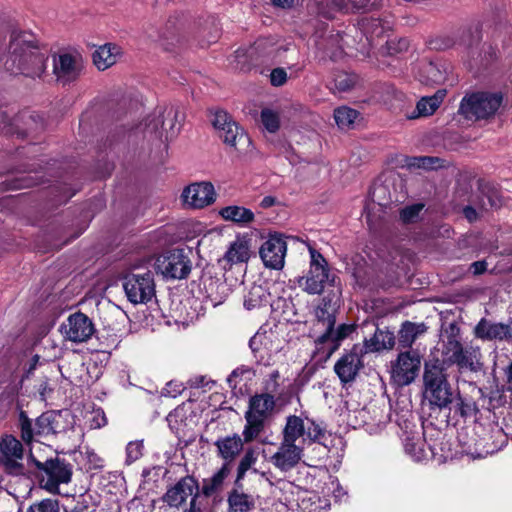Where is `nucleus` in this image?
<instances>
[{"instance_id": "393cba45", "label": "nucleus", "mask_w": 512, "mask_h": 512, "mask_svg": "<svg viewBox=\"0 0 512 512\" xmlns=\"http://www.w3.org/2000/svg\"><path fill=\"white\" fill-rule=\"evenodd\" d=\"M303 450L302 445L288 444L282 441L270 461L280 471L287 472L300 462Z\"/></svg>"}, {"instance_id": "f704fd0d", "label": "nucleus", "mask_w": 512, "mask_h": 512, "mask_svg": "<svg viewBox=\"0 0 512 512\" xmlns=\"http://www.w3.org/2000/svg\"><path fill=\"white\" fill-rule=\"evenodd\" d=\"M74 460L82 470L91 471L103 467V460L89 447H82L74 452Z\"/></svg>"}, {"instance_id": "b1692460", "label": "nucleus", "mask_w": 512, "mask_h": 512, "mask_svg": "<svg viewBox=\"0 0 512 512\" xmlns=\"http://www.w3.org/2000/svg\"><path fill=\"white\" fill-rule=\"evenodd\" d=\"M419 432L411 433L404 439L405 453L415 462H423L430 458H436L438 453L435 444H428Z\"/></svg>"}, {"instance_id": "9b49d317", "label": "nucleus", "mask_w": 512, "mask_h": 512, "mask_svg": "<svg viewBox=\"0 0 512 512\" xmlns=\"http://www.w3.org/2000/svg\"><path fill=\"white\" fill-rule=\"evenodd\" d=\"M125 295L132 304H146L155 296V283L151 271H131L122 278Z\"/></svg>"}, {"instance_id": "4c0bfd02", "label": "nucleus", "mask_w": 512, "mask_h": 512, "mask_svg": "<svg viewBox=\"0 0 512 512\" xmlns=\"http://www.w3.org/2000/svg\"><path fill=\"white\" fill-rule=\"evenodd\" d=\"M228 512H250L255 505L252 496L234 490L228 496Z\"/></svg>"}, {"instance_id": "13d9d810", "label": "nucleus", "mask_w": 512, "mask_h": 512, "mask_svg": "<svg viewBox=\"0 0 512 512\" xmlns=\"http://www.w3.org/2000/svg\"><path fill=\"white\" fill-rule=\"evenodd\" d=\"M505 376H506V381H505L506 390L512 392V362L505 369Z\"/></svg>"}, {"instance_id": "37998d69", "label": "nucleus", "mask_w": 512, "mask_h": 512, "mask_svg": "<svg viewBox=\"0 0 512 512\" xmlns=\"http://www.w3.org/2000/svg\"><path fill=\"white\" fill-rule=\"evenodd\" d=\"M358 117V112L347 106H341L334 111V119L340 129H349Z\"/></svg>"}, {"instance_id": "a18cd8bd", "label": "nucleus", "mask_w": 512, "mask_h": 512, "mask_svg": "<svg viewBox=\"0 0 512 512\" xmlns=\"http://www.w3.org/2000/svg\"><path fill=\"white\" fill-rule=\"evenodd\" d=\"M25 512H60L59 502L56 499H43L31 504Z\"/></svg>"}, {"instance_id": "2eb2a0df", "label": "nucleus", "mask_w": 512, "mask_h": 512, "mask_svg": "<svg viewBox=\"0 0 512 512\" xmlns=\"http://www.w3.org/2000/svg\"><path fill=\"white\" fill-rule=\"evenodd\" d=\"M59 331L66 341L84 343L95 332L92 320L82 312H75L60 325Z\"/></svg>"}, {"instance_id": "ea45409f", "label": "nucleus", "mask_w": 512, "mask_h": 512, "mask_svg": "<svg viewBox=\"0 0 512 512\" xmlns=\"http://www.w3.org/2000/svg\"><path fill=\"white\" fill-rule=\"evenodd\" d=\"M427 327L425 324H415L411 322H406L402 325V328L399 332V342L404 347H410L414 341L420 335L426 332Z\"/></svg>"}, {"instance_id": "f3484780", "label": "nucleus", "mask_w": 512, "mask_h": 512, "mask_svg": "<svg viewBox=\"0 0 512 512\" xmlns=\"http://www.w3.org/2000/svg\"><path fill=\"white\" fill-rule=\"evenodd\" d=\"M321 435V429L310 423L306 426L304 420L298 416L291 415L287 417L286 425L283 429V442L294 445H304L307 440L315 441Z\"/></svg>"}, {"instance_id": "39448f33", "label": "nucleus", "mask_w": 512, "mask_h": 512, "mask_svg": "<svg viewBox=\"0 0 512 512\" xmlns=\"http://www.w3.org/2000/svg\"><path fill=\"white\" fill-rule=\"evenodd\" d=\"M73 427V417L67 410L46 412L40 415L34 425L27 419L21 420V435L25 442H31L34 436L45 437L66 432Z\"/></svg>"}, {"instance_id": "7c9ffc66", "label": "nucleus", "mask_w": 512, "mask_h": 512, "mask_svg": "<svg viewBox=\"0 0 512 512\" xmlns=\"http://www.w3.org/2000/svg\"><path fill=\"white\" fill-rule=\"evenodd\" d=\"M269 292L262 285L253 284L244 294L243 305L248 311L259 310L269 304Z\"/></svg>"}, {"instance_id": "2f4dec72", "label": "nucleus", "mask_w": 512, "mask_h": 512, "mask_svg": "<svg viewBox=\"0 0 512 512\" xmlns=\"http://www.w3.org/2000/svg\"><path fill=\"white\" fill-rule=\"evenodd\" d=\"M219 215L225 221L234 222L241 226L252 223L255 215L252 210L238 205H229L219 210Z\"/></svg>"}, {"instance_id": "6e6d98bb", "label": "nucleus", "mask_w": 512, "mask_h": 512, "mask_svg": "<svg viewBox=\"0 0 512 512\" xmlns=\"http://www.w3.org/2000/svg\"><path fill=\"white\" fill-rule=\"evenodd\" d=\"M106 423H107V420H106V417L103 414V412L96 411L94 414L91 426L93 428H100V427L106 425Z\"/></svg>"}, {"instance_id": "bb28decb", "label": "nucleus", "mask_w": 512, "mask_h": 512, "mask_svg": "<svg viewBox=\"0 0 512 512\" xmlns=\"http://www.w3.org/2000/svg\"><path fill=\"white\" fill-rule=\"evenodd\" d=\"M448 68L445 63L422 59L415 69L420 82L425 84H440L445 81Z\"/></svg>"}, {"instance_id": "e2e57ef3", "label": "nucleus", "mask_w": 512, "mask_h": 512, "mask_svg": "<svg viewBox=\"0 0 512 512\" xmlns=\"http://www.w3.org/2000/svg\"><path fill=\"white\" fill-rule=\"evenodd\" d=\"M331 484L334 486L336 485L337 489H334L333 493H334V496L335 498L337 499H341V497L345 494V492L343 491V489L339 486L338 483H335L334 481L331 482Z\"/></svg>"}, {"instance_id": "c85d7f7f", "label": "nucleus", "mask_w": 512, "mask_h": 512, "mask_svg": "<svg viewBox=\"0 0 512 512\" xmlns=\"http://www.w3.org/2000/svg\"><path fill=\"white\" fill-rule=\"evenodd\" d=\"M361 366L359 353L351 351L342 356L335 364L334 370L344 383L354 380Z\"/></svg>"}, {"instance_id": "774afa93", "label": "nucleus", "mask_w": 512, "mask_h": 512, "mask_svg": "<svg viewBox=\"0 0 512 512\" xmlns=\"http://www.w3.org/2000/svg\"><path fill=\"white\" fill-rule=\"evenodd\" d=\"M178 114H179V112H178L177 110H174V109H170V110L168 111V115L173 116L175 119H177Z\"/></svg>"}, {"instance_id": "a19ab883", "label": "nucleus", "mask_w": 512, "mask_h": 512, "mask_svg": "<svg viewBox=\"0 0 512 512\" xmlns=\"http://www.w3.org/2000/svg\"><path fill=\"white\" fill-rule=\"evenodd\" d=\"M441 105V98H420L416 108L407 114L408 119H417L432 115Z\"/></svg>"}, {"instance_id": "c756f323", "label": "nucleus", "mask_w": 512, "mask_h": 512, "mask_svg": "<svg viewBox=\"0 0 512 512\" xmlns=\"http://www.w3.org/2000/svg\"><path fill=\"white\" fill-rule=\"evenodd\" d=\"M361 84L360 77L347 71H336L332 74L327 86L332 93H350Z\"/></svg>"}, {"instance_id": "dca6fc26", "label": "nucleus", "mask_w": 512, "mask_h": 512, "mask_svg": "<svg viewBox=\"0 0 512 512\" xmlns=\"http://www.w3.org/2000/svg\"><path fill=\"white\" fill-rule=\"evenodd\" d=\"M180 200L187 209H203L216 201L214 185L208 181L194 182L182 190Z\"/></svg>"}, {"instance_id": "69168bd1", "label": "nucleus", "mask_w": 512, "mask_h": 512, "mask_svg": "<svg viewBox=\"0 0 512 512\" xmlns=\"http://www.w3.org/2000/svg\"><path fill=\"white\" fill-rule=\"evenodd\" d=\"M184 512H200V509L196 507L195 497L191 499L189 509L185 510Z\"/></svg>"}, {"instance_id": "9d476101", "label": "nucleus", "mask_w": 512, "mask_h": 512, "mask_svg": "<svg viewBox=\"0 0 512 512\" xmlns=\"http://www.w3.org/2000/svg\"><path fill=\"white\" fill-rule=\"evenodd\" d=\"M444 361L455 364L460 372H477L482 368L481 351L478 346H463L456 338L449 337L442 351Z\"/></svg>"}, {"instance_id": "3c124183", "label": "nucleus", "mask_w": 512, "mask_h": 512, "mask_svg": "<svg viewBox=\"0 0 512 512\" xmlns=\"http://www.w3.org/2000/svg\"><path fill=\"white\" fill-rule=\"evenodd\" d=\"M287 80V73L283 68H275L270 74V81L274 86H281Z\"/></svg>"}, {"instance_id": "f03ea898", "label": "nucleus", "mask_w": 512, "mask_h": 512, "mask_svg": "<svg viewBox=\"0 0 512 512\" xmlns=\"http://www.w3.org/2000/svg\"><path fill=\"white\" fill-rule=\"evenodd\" d=\"M361 30L365 41L355 44L354 37L345 35H331L327 43V53L332 60H339L344 55H353V50L362 55L369 54V47L373 45L376 38L383 36L386 28L379 19H364L361 22Z\"/></svg>"}, {"instance_id": "5fc2aeb1", "label": "nucleus", "mask_w": 512, "mask_h": 512, "mask_svg": "<svg viewBox=\"0 0 512 512\" xmlns=\"http://www.w3.org/2000/svg\"><path fill=\"white\" fill-rule=\"evenodd\" d=\"M183 390V385L169 382L166 387L163 389L162 394L168 397L175 398L177 395H179Z\"/></svg>"}, {"instance_id": "4468645a", "label": "nucleus", "mask_w": 512, "mask_h": 512, "mask_svg": "<svg viewBox=\"0 0 512 512\" xmlns=\"http://www.w3.org/2000/svg\"><path fill=\"white\" fill-rule=\"evenodd\" d=\"M420 366L421 357L417 352H402L391 364V379L399 386H407L416 379Z\"/></svg>"}, {"instance_id": "ddd939ff", "label": "nucleus", "mask_w": 512, "mask_h": 512, "mask_svg": "<svg viewBox=\"0 0 512 512\" xmlns=\"http://www.w3.org/2000/svg\"><path fill=\"white\" fill-rule=\"evenodd\" d=\"M156 270L166 279H183L191 270V263L183 250H172L156 260Z\"/></svg>"}, {"instance_id": "20e7f679", "label": "nucleus", "mask_w": 512, "mask_h": 512, "mask_svg": "<svg viewBox=\"0 0 512 512\" xmlns=\"http://www.w3.org/2000/svg\"><path fill=\"white\" fill-rule=\"evenodd\" d=\"M42 448L51 451L49 446H43L36 442L30 448V459L41 471L40 485L50 493H57L60 484H67L72 477V467L69 463L59 458L42 460L37 452Z\"/></svg>"}, {"instance_id": "09e8293b", "label": "nucleus", "mask_w": 512, "mask_h": 512, "mask_svg": "<svg viewBox=\"0 0 512 512\" xmlns=\"http://www.w3.org/2000/svg\"><path fill=\"white\" fill-rule=\"evenodd\" d=\"M456 409L462 416L471 415L475 409L474 402L458 395L456 398Z\"/></svg>"}, {"instance_id": "1a4fd4ad", "label": "nucleus", "mask_w": 512, "mask_h": 512, "mask_svg": "<svg viewBox=\"0 0 512 512\" xmlns=\"http://www.w3.org/2000/svg\"><path fill=\"white\" fill-rule=\"evenodd\" d=\"M54 81L62 86L75 82L84 70L82 55L76 50L61 49L51 55Z\"/></svg>"}, {"instance_id": "79ce46f5", "label": "nucleus", "mask_w": 512, "mask_h": 512, "mask_svg": "<svg viewBox=\"0 0 512 512\" xmlns=\"http://www.w3.org/2000/svg\"><path fill=\"white\" fill-rule=\"evenodd\" d=\"M334 7L340 10L367 11L378 6L380 0H328Z\"/></svg>"}, {"instance_id": "0eeeda50", "label": "nucleus", "mask_w": 512, "mask_h": 512, "mask_svg": "<svg viewBox=\"0 0 512 512\" xmlns=\"http://www.w3.org/2000/svg\"><path fill=\"white\" fill-rule=\"evenodd\" d=\"M249 345L257 361L269 366L282 350L284 340L276 325L264 324L250 339Z\"/></svg>"}, {"instance_id": "cd10ccee", "label": "nucleus", "mask_w": 512, "mask_h": 512, "mask_svg": "<svg viewBox=\"0 0 512 512\" xmlns=\"http://www.w3.org/2000/svg\"><path fill=\"white\" fill-rule=\"evenodd\" d=\"M475 336L482 340H508L512 338V325L492 323L481 319L474 329Z\"/></svg>"}, {"instance_id": "de8ad7c7", "label": "nucleus", "mask_w": 512, "mask_h": 512, "mask_svg": "<svg viewBox=\"0 0 512 512\" xmlns=\"http://www.w3.org/2000/svg\"><path fill=\"white\" fill-rule=\"evenodd\" d=\"M143 442L142 441H131L126 447V461L132 463L138 460L143 454Z\"/></svg>"}, {"instance_id": "4be33fe9", "label": "nucleus", "mask_w": 512, "mask_h": 512, "mask_svg": "<svg viewBox=\"0 0 512 512\" xmlns=\"http://www.w3.org/2000/svg\"><path fill=\"white\" fill-rule=\"evenodd\" d=\"M23 446L12 435L0 439V464L11 474L22 472Z\"/></svg>"}, {"instance_id": "052dcab7", "label": "nucleus", "mask_w": 512, "mask_h": 512, "mask_svg": "<svg viewBox=\"0 0 512 512\" xmlns=\"http://www.w3.org/2000/svg\"><path fill=\"white\" fill-rule=\"evenodd\" d=\"M464 215L469 221H474L476 219V211L472 207H466L464 209Z\"/></svg>"}, {"instance_id": "7ed1b4c3", "label": "nucleus", "mask_w": 512, "mask_h": 512, "mask_svg": "<svg viewBox=\"0 0 512 512\" xmlns=\"http://www.w3.org/2000/svg\"><path fill=\"white\" fill-rule=\"evenodd\" d=\"M422 379L423 400L431 408L444 409L453 402V391L444 364L438 359L425 363Z\"/></svg>"}, {"instance_id": "0e129e2a", "label": "nucleus", "mask_w": 512, "mask_h": 512, "mask_svg": "<svg viewBox=\"0 0 512 512\" xmlns=\"http://www.w3.org/2000/svg\"><path fill=\"white\" fill-rule=\"evenodd\" d=\"M191 385L195 387H201L205 385V378L203 376L195 377L191 380Z\"/></svg>"}, {"instance_id": "6e6552de", "label": "nucleus", "mask_w": 512, "mask_h": 512, "mask_svg": "<svg viewBox=\"0 0 512 512\" xmlns=\"http://www.w3.org/2000/svg\"><path fill=\"white\" fill-rule=\"evenodd\" d=\"M275 407L272 395L259 394L249 401V408L245 413L246 425L243 429L245 442H251L263 430L265 421L271 416Z\"/></svg>"}, {"instance_id": "5701e85b", "label": "nucleus", "mask_w": 512, "mask_h": 512, "mask_svg": "<svg viewBox=\"0 0 512 512\" xmlns=\"http://www.w3.org/2000/svg\"><path fill=\"white\" fill-rule=\"evenodd\" d=\"M198 483L190 476L181 478L174 486L170 487L163 496V502L169 507L180 508L187 499L197 497Z\"/></svg>"}, {"instance_id": "864d4df0", "label": "nucleus", "mask_w": 512, "mask_h": 512, "mask_svg": "<svg viewBox=\"0 0 512 512\" xmlns=\"http://www.w3.org/2000/svg\"><path fill=\"white\" fill-rule=\"evenodd\" d=\"M387 48L390 54L402 52L407 50L408 41L406 39L390 40L387 42Z\"/></svg>"}, {"instance_id": "4d7b16f0", "label": "nucleus", "mask_w": 512, "mask_h": 512, "mask_svg": "<svg viewBox=\"0 0 512 512\" xmlns=\"http://www.w3.org/2000/svg\"><path fill=\"white\" fill-rule=\"evenodd\" d=\"M487 268V264L485 261H476L471 264L470 269L472 270L473 274L479 275L483 273Z\"/></svg>"}, {"instance_id": "680f3d73", "label": "nucleus", "mask_w": 512, "mask_h": 512, "mask_svg": "<svg viewBox=\"0 0 512 512\" xmlns=\"http://www.w3.org/2000/svg\"><path fill=\"white\" fill-rule=\"evenodd\" d=\"M274 5L282 7V8H289L293 5V0H272Z\"/></svg>"}, {"instance_id": "f257e3e1", "label": "nucleus", "mask_w": 512, "mask_h": 512, "mask_svg": "<svg viewBox=\"0 0 512 512\" xmlns=\"http://www.w3.org/2000/svg\"><path fill=\"white\" fill-rule=\"evenodd\" d=\"M47 64L48 56L32 33L15 31L11 34L8 52L3 58V67L8 73L44 82L48 77Z\"/></svg>"}, {"instance_id": "6ab92c4d", "label": "nucleus", "mask_w": 512, "mask_h": 512, "mask_svg": "<svg viewBox=\"0 0 512 512\" xmlns=\"http://www.w3.org/2000/svg\"><path fill=\"white\" fill-rule=\"evenodd\" d=\"M502 98H462L459 115L470 121L488 118L501 106Z\"/></svg>"}, {"instance_id": "603ef678", "label": "nucleus", "mask_w": 512, "mask_h": 512, "mask_svg": "<svg viewBox=\"0 0 512 512\" xmlns=\"http://www.w3.org/2000/svg\"><path fill=\"white\" fill-rule=\"evenodd\" d=\"M437 162H438V158L418 157V158H414L413 163L411 165L416 166L418 168L431 169V168L435 167V164Z\"/></svg>"}, {"instance_id": "338daca9", "label": "nucleus", "mask_w": 512, "mask_h": 512, "mask_svg": "<svg viewBox=\"0 0 512 512\" xmlns=\"http://www.w3.org/2000/svg\"><path fill=\"white\" fill-rule=\"evenodd\" d=\"M39 361H40V357L38 355L33 356V358H32V365H31L30 370L31 369H35L36 366L39 364Z\"/></svg>"}, {"instance_id": "412c9836", "label": "nucleus", "mask_w": 512, "mask_h": 512, "mask_svg": "<svg viewBox=\"0 0 512 512\" xmlns=\"http://www.w3.org/2000/svg\"><path fill=\"white\" fill-rule=\"evenodd\" d=\"M253 255V237L251 233H237L227 245L222 260L229 266L245 264Z\"/></svg>"}, {"instance_id": "49530a36", "label": "nucleus", "mask_w": 512, "mask_h": 512, "mask_svg": "<svg viewBox=\"0 0 512 512\" xmlns=\"http://www.w3.org/2000/svg\"><path fill=\"white\" fill-rule=\"evenodd\" d=\"M255 462H256L255 453L252 450L247 451L238 465V473H237L236 482H239L244 477L245 473L252 467V465Z\"/></svg>"}, {"instance_id": "a211bd4d", "label": "nucleus", "mask_w": 512, "mask_h": 512, "mask_svg": "<svg viewBox=\"0 0 512 512\" xmlns=\"http://www.w3.org/2000/svg\"><path fill=\"white\" fill-rule=\"evenodd\" d=\"M287 243L281 234H269L259 248V255L265 267L275 270L283 268Z\"/></svg>"}, {"instance_id": "aec40b11", "label": "nucleus", "mask_w": 512, "mask_h": 512, "mask_svg": "<svg viewBox=\"0 0 512 512\" xmlns=\"http://www.w3.org/2000/svg\"><path fill=\"white\" fill-rule=\"evenodd\" d=\"M311 263L304 283H300L309 294H319L323 291L325 283L329 280V269L323 256L314 249H310Z\"/></svg>"}, {"instance_id": "bf43d9fd", "label": "nucleus", "mask_w": 512, "mask_h": 512, "mask_svg": "<svg viewBox=\"0 0 512 512\" xmlns=\"http://www.w3.org/2000/svg\"><path fill=\"white\" fill-rule=\"evenodd\" d=\"M277 203V199L273 196H265L261 202L260 206L264 209L270 208Z\"/></svg>"}, {"instance_id": "e433bc0d", "label": "nucleus", "mask_w": 512, "mask_h": 512, "mask_svg": "<svg viewBox=\"0 0 512 512\" xmlns=\"http://www.w3.org/2000/svg\"><path fill=\"white\" fill-rule=\"evenodd\" d=\"M354 331L353 325L348 324H342L337 327V329H334V327L327 331L321 333V335L317 338V341L321 344L331 342L333 344V349H336L339 345V343L348 337L352 332Z\"/></svg>"}, {"instance_id": "423d86ee", "label": "nucleus", "mask_w": 512, "mask_h": 512, "mask_svg": "<svg viewBox=\"0 0 512 512\" xmlns=\"http://www.w3.org/2000/svg\"><path fill=\"white\" fill-rule=\"evenodd\" d=\"M213 127L218 131L223 142L240 153H248L252 147V141L242 127L222 109L210 111Z\"/></svg>"}, {"instance_id": "8fccbe9b", "label": "nucleus", "mask_w": 512, "mask_h": 512, "mask_svg": "<svg viewBox=\"0 0 512 512\" xmlns=\"http://www.w3.org/2000/svg\"><path fill=\"white\" fill-rule=\"evenodd\" d=\"M423 205L422 204H414L408 207H405L402 209L400 216L401 219L404 222H413L419 215V213L422 211Z\"/></svg>"}, {"instance_id": "c9c22d12", "label": "nucleus", "mask_w": 512, "mask_h": 512, "mask_svg": "<svg viewBox=\"0 0 512 512\" xmlns=\"http://www.w3.org/2000/svg\"><path fill=\"white\" fill-rule=\"evenodd\" d=\"M229 473L230 469L228 463L223 464L215 474H213L210 478L203 480L202 493L205 496H212L213 494L220 491Z\"/></svg>"}, {"instance_id": "a878e982", "label": "nucleus", "mask_w": 512, "mask_h": 512, "mask_svg": "<svg viewBox=\"0 0 512 512\" xmlns=\"http://www.w3.org/2000/svg\"><path fill=\"white\" fill-rule=\"evenodd\" d=\"M124 52L120 45L112 42L99 45L92 53V62L98 71H106L122 58Z\"/></svg>"}, {"instance_id": "58836bf2", "label": "nucleus", "mask_w": 512, "mask_h": 512, "mask_svg": "<svg viewBox=\"0 0 512 512\" xmlns=\"http://www.w3.org/2000/svg\"><path fill=\"white\" fill-rule=\"evenodd\" d=\"M334 308L330 303H323L315 310L316 324L319 331L325 332L334 327L336 319Z\"/></svg>"}, {"instance_id": "f8f14e48", "label": "nucleus", "mask_w": 512, "mask_h": 512, "mask_svg": "<svg viewBox=\"0 0 512 512\" xmlns=\"http://www.w3.org/2000/svg\"><path fill=\"white\" fill-rule=\"evenodd\" d=\"M474 431L478 439L474 443V450L469 448L468 453L475 458H485L499 450L507 443V435L497 424H488L487 427L482 424H476Z\"/></svg>"}, {"instance_id": "c03bdc74", "label": "nucleus", "mask_w": 512, "mask_h": 512, "mask_svg": "<svg viewBox=\"0 0 512 512\" xmlns=\"http://www.w3.org/2000/svg\"><path fill=\"white\" fill-rule=\"evenodd\" d=\"M260 121L269 133H276L280 128V114L278 110L265 107L261 110Z\"/></svg>"}, {"instance_id": "72a5a7b5", "label": "nucleus", "mask_w": 512, "mask_h": 512, "mask_svg": "<svg viewBox=\"0 0 512 512\" xmlns=\"http://www.w3.org/2000/svg\"><path fill=\"white\" fill-rule=\"evenodd\" d=\"M395 344L393 333L376 329L374 335L364 342L365 352H377L384 349H391Z\"/></svg>"}, {"instance_id": "473e14b6", "label": "nucleus", "mask_w": 512, "mask_h": 512, "mask_svg": "<svg viewBox=\"0 0 512 512\" xmlns=\"http://www.w3.org/2000/svg\"><path fill=\"white\" fill-rule=\"evenodd\" d=\"M215 445L226 462L233 461L243 449V441L237 434L218 439Z\"/></svg>"}]
</instances>
